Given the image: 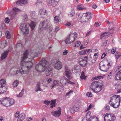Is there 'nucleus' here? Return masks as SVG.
Returning <instances> with one entry per match:
<instances>
[{"mask_svg": "<svg viewBox=\"0 0 121 121\" xmlns=\"http://www.w3.org/2000/svg\"><path fill=\"white\" fill-rule=\"evenodd\" d=\"M0 84L1 86H5L6 85V81L4 79H1L0 80Z\"/></svg>", "mask_w": 121, "mask_h": 121, "instance_id": "obj_34", "label": "nucleus"}, {"mask_svg": "<svg viewBox=\"0 0 121 121\" xmlns=\"http://www.w3.org/2000/svg\"><path fill=\"white\" fill-rule=\"evenodd\" d=\"M99 78V76H98L95 77L94 78H92V79L93 80H98Z\"/></svg>", "mask_w": 121, "mask_h": 121, "instance_id": "obj_64", "label": "nucleus"}, {"mask_svg": "<svg viewBox=\"0 0 121 121\" xmlns=\"http://www.w3.org/2000/svg\"><path fill=\"white\" fill-rule=\"evenodd\" d=\"M25 114L24 113L20 114L18 118V120L19 121H22L25 118Z\"/></svg>", "mask_w": 121, "mask_h": 121, "instance_id": "obj_27", "label": "nucleus"}, {"mask_svg": "<svg viewBox=\"0 0 121 121\" xmlns=\"http://www.w3.org/2000/svg\"><path fill=\"white\" fill-rule=\"evenodd\" d=\"M97 86L101 87L103 88V85L102 82L101 81H99L97 82Z\"/></svg>", "mask_w": 121, "mask_h": 121, "instance_id": "obj_42", "label": "nucleus"}, {"mask_svg": "<svg viewBox=\"0 0 121 121\" xmlns=\"http://www.w3.org/2000/svg\"><path fill=\"white\" fill-rule=\"evenodd\" d=\"M41 65L45 69L46 68L50 67V63L47 61L44 58H42L39 62Z\"/></svg>", "mask_w": 121, "mask_h": 121, "instance_id": "obj_5", "label": "nucleus"}, {"mask_svg": "<svg viewBox=\"0 0 121 121\" xmlns=\"http://www.w3.org/2000/svg\"><path fill=\"white\" fill-rule=\"evenodd\" d=\"M65 73L66 77L69 79H71L73 78L72 73L70 71L69 68L68 67H66L65 68Z\"/></svg>", "mask_w": 121, "mask_h": 121, "instance_id": "obj_13", "label": "nucleus"}, {"mask_svg": "<svg viewBox=\"0 0 121 121\" xmlns=\"http://www.w3.org/2000/svg\"><path fill=\"white\" fill-rule=\"evenodd\" d=\"M112 64L111 61L108 62L107 60L102 61L100 62L99 65V68L101 71L106 72L108 70Z\"/></svg>", "mask_w": 121, "mask_h": 121, "instance_id": "obj_3", "label": "nucleus"}, {"mask_svg": "<svg viewBox=\"0 0 121 121\" xmlns=\"http://www.w3.org/2000/svg\"><path fill=\"white\" fill-rule=\"evenodd\" d=\"M43 103L46 104L48 105L50 103V101L48 100H45L44 101Z\"/></svg>", "mask_w": 121, "mask_h": 121, "instance_id": "obj_58", "label": "nucleus"}, {"mask_svg": "<svg viewBox=\"0 0 121 121\" xmlns=\"http://www.w3.org/2000/svg\"><path fill=\"white\" fill-rule=\"evenodd\" d=\"M9 52V50L5 52L2 54L1 55V60H3L5 59L7 57L8 54Z\"/></svg>", "mask_w": 121, "mask_h": 121, "instance_id": "obj_31", "label": "nucleus"}, {"mask_svg": "<svg viewBox=\"0 0 121 121\" xmlns=\"http://www.w3.org/2000/svg\"><path fill=\"white\" fill-rule=\"evenodd\" d=\"M110 51H111V52L113 54L116 52V49L115 48H112V49Z\"/></svg>", "mask_w": 121, "mask_h": 121, "instance_id": "obj_61", "label": "nucleus"}, {"mask_svg": "<svg viewBox=\"0 0 121 121\" xmlns=\"http://www.w3.org/2000/svg\"><path fill=\"white\" fill-rule=\"evenodd\" d=\"M28 0H20L17 1L16 3V4L17 5H19L22 4H27V1Z\"/></svg>", "mask_w": 121, "mask_h": 121, "instance_id": "obj_20", "label": "nucleus"}, {"mask_svg": "<svg viewBox=\"0 0 121 121\" xmlns=\"http://www.w3.org/2000/svg\"><path fill=\"white\" fill-rule=\"evenodd\" d=\"M18 81L16 80L13 83V86L14 87H16L18 84Z\"/></svg>", "mask_w": 121, "mask_h": 121, "instance_id": "obj_43", "label": "nucleus"}, {"mask_svg": "<svg viewBox=\"0 0 121 121\" xmlns=\"http://www.w3.org/2000/svg\"><path fill=\"white\" fill-rule=\"evenodd\" d=\"M6 33V38L7 39H9L10 38V34L9 31H7Z\"/></svg>", "mask_w": 121, "mask_h": 121, "instance_id": "obj_48", "label": "nucleus"}, {"mask_svg": "<svg viewBox=\"0 0 121 121\" xmlns=\"http://www.w3.org/2000/svg\"><path fill=\"white\" fill-rule=\"evenodd\" d=\"M77 35L76 33H71L69 35V36L70 37L71 40L72 41L74 40L75 41V39L77 38Z\"/></svg>", "mask_w": 121, "mask_h": 121, "instance_id": "obj_22", "label": "nucleus"}, {"mask_svg": "<svg viewBox=\"0 0 121 121\" xmlns=\"http://www.w3.org/2000/svg\"><path fill=\"white\" fill-rule=\"evenodd\" d=\"M115 73H121V66H117L115 70Z\"/></svg>", "mask_w": 121, "mask_h": 121, "instance_id": "obj_30", "label": "nucleus"}, {"mask_svg": "<svg viewBox=\"0 0 121 121\" xmlns=\"http://www.w3.org/2000/svg\"><path fill=\"white\" fill-rule=\"evenodd\" d=\"M90 112H87V115L88 114L90 115ZM90 117V116L86 115V117H84L82 121H99L98 118L95 117Z\"/></svg>", "mask_w": 121, "mask_h": 121, "instance_id": "obj_7", "label": "nucleus"}, {"mask_svg": "<svg viewBox=\"0 0 121 121\" xmlns=\"http://www.w3.org/2000/svg\"><path fill=\"white\" fill-rule=\"evenodd\" d=\"M68 52V50H65L64 52H63V54L65 55H66Z\"/></svg>", "mask_w": 121, "mask_h": 121, "instance_id": "obj_63", "label": "nucleus"}, {"mask_svg": "<svg viewBox=\"0 0 121 121\" xmlns=\"http://www.w3.org/2000/svg\"><path fill=\"white\" fill-rule=\"evenodd\" d=\"M6 42L5 41H4L0 42V48H3L7 46Z\"/></svg>", "mask_w": 121, "mask_h": 121, "instance_id": "obj_29", "label": "nucleus"}, {"mask_svg": "<svg viewBox=\"0 0 121 121\" xmlns=\"http://www.w3.org/2000/svg\"><path fill=\"white\" fill-rule=\"evenodd\" d=\"M83 17V14L82 13H80L78 15V17H79V18L80 19H81L82 20H83V19L82 18V17Z\"/></svg>", "mask_w": 121, "mask_h": 121, "instance_id": "obj_56", "label": "nucleus"}, {"mask_svg": "<svg viewBox=\"0 0 121 121\" xmlns=\"http://www.w3.org/2000/svg\"><path fill=\"white\" fill-rule=\"evenodd\" d=\"M60 18L59 17L56 16L54 18V20L55 22H59Z\"/></svg>", "mask_w": 121, "mask_h": 121, "instance_id": "obj_45", "label": "nucleus"}, {"mask_svg": "<svg viewBox=\"0 0 121 121\" xmlns=\"http://www.w3.org/2000/svg\"><path fill=\"white\" fill-rule=\"evenodd\" d=\"M10 19L8 17L5 18L4 20V22L6 23H8L9 22Z\"/></svg>", "mask_w": 121, "mask_h": 121, "instance_id": "obj_55", "label": "nucleus"}, {"mask_svg": "<svg viewBox=\"0 0 121 121\" xmlns=\"http://www.w3.org/2000/svg\"><path fill=\"white\" fill-rule=\"evenodd\" d=\"M36 25V22L32 21L31 22V23L30 24V26L33 30L35 27Z\"/></svg>", "mask_w": 121, "mask_h": 121, "instance_id": "obj_38", "label": "nucleus"}, {"mask_svg": "<svg viewBox=\"0 0 121 121\" xmlns=\"http://www.w3.org/2000/svg\"><path fill=\"white\" fill-rule=\"evenodd\" d=\"M35 69L37 71L40 72H44L45 70L44 68L39 64L36 65Z\"/></svg>", "mask_w": 121, "mask_h": 121, "instance_id": "obj_17", "label": "nucleus"}, {"mask_svg": "<svg viewBox=\"0 0 121 121\" xmlns=\"http://www.w3.org/2000/svg\"><path fill=\"white\" fill-rule=\"evenodd\" d=\"M59 0H48V3L54 7L57 4Z\"/></svg>", "mask_w": 121, "mask_h": 121, "instance_id": "obj_18", "label": "nucleus"}, {"mask_svg": "<svg viewBox=\"0 0 121 121\" xmlns=\"http://www.w3.org/2000/svg\"><path fill=\"white\" fill-rule=\"evenodd\" d=\"M20 11V10L18 8L14 7L13 9V14L15 15L16 14L18 13Z\"/></svg>", "mask_w": 121, "mask_h": 121, "instance_id": "obj_39", "label": "nucleus"}, {"mask_svg": "<svg viewBox=\"0 0 121 121\" xmlns=\"http://www.w3.org/2000/svg\"><path fill=\"white\" fill-rule=\"evenodd\" d=\"M117 53V52L116 53V55H115L116 58L119 59L120 60H121V55L118 54L117 55H116Z\"/></svg>", "mask_w": 121, "mask_h": 121, "instance_id": "obj_49", "label": "nucleus"}, {"mask_svg": "<svg viewBox=\"0 0 121 121\" xmlns=\"http://www.w3.org/2000/svg\"><path fill=\"white\" fill-rule=\"evenodd\" d=\"M17 67H14L12 69V71H13V75H15L18 73L20 72V68H19V71L17 70Z\"/></svg>", "mask_w": 121, "mask_h": 121, "instance_id": "obj_21", "label": "nucleus"}, {"mask_svg": "<svg viewBox=\"0 0 121 121\" xmlns=\"http://www.w3.org/2000/svg\"><path fill=\"white\" fill-rule=\"evenodd\" d=\"M19 114V111H17L15 114V116L17 118L19 117V116L20 114Z\"/></svg>", "mask_w": 121, "mask_h": 121, "instance_id": "obj_59", "label": "nucleus"}, {"mask_svg": "<svg viewBox=\"0 0 121 121\" xmlns=\"http://www.w3.org/2000/svg\"><path fill=\"white\" fill-rule=\"evenodd\" d=\"M9 99H10L9 98L7 97L0 98V104L6 107H9V104L8 103Z\"/></svg>", "mask_w": 121, "mask_h": 121, "instance_id": "obj_10", "label": "nucleus"}, {"mask_svg": "<svg viewBox=\"0 0 121 121\" xmlns=\"http://www.w3.org/2000/svg\"><path fill=\"white\" fill-rule=\"evenodd\" d=\"M102 88L97 86L95 89V91H94L95 92L98 93L100 92L102 89Z\"/></svg>", "mask_w": 121, "mask_h": 121, "instance_id": "obj_40", "label": "nucleus"}, {"mask_svg": "<svg viewBox=\"0 0 121 121\" xmlns=\"http://www.w3.org/2000/svg\"><path fill=\"white\" fill-rule=\"evenodd\" d=\"M107 40H106L101 45L102 47H104L107 45Z\"/></svg>", "mask_w": 121, "mask_h": 121, "instance_id": "obj_52", "label": "nucleus"}, {"mask_svg": "<svg viewBox=\"0 0 121 121\" xmlns=\"http://www.w3.org/2000/svg\"><path fill=\"white\" fill-rule=\"evenodd\" d=\"M28 19V17L26 14H24L23 17V20L24 21H27Z\"/></svg>", "mask_w": 121, "mask_h": 121, "instance_id": "obj_47", "label": "nucleus"}, {"mask_svg": "<svg viewBox=\"0 0 121 121\" xmlns=\"http://www.w3.org/2000/svg\"><path fill=\"white\" fill-rule=\"evenodd\" d=\"M87 56H85L83 59H79L78 60L79 64L82 67H84L87 63Z\"/></svg>", "mask_w": 121, "mask_h": 121, "instance_id": "obj_12", "label": "nucleus"}, {"mask_svg": "<svg viewBox=\"0 0 121 121\" xmlns=\"http://www.w3.org/2000/svg\"><path fill=\"white\" fill-rule=\"evenodd\" d=\"M80 78H81L82 79H86V77L84 74V72H82L81 74V76L80 77Z\"/></svg>", "mask_w": 121, "mask_h": 121, "instance_id": "obj_46", "label": "nucleus"}, {"mask_svg": "<svg viewBox=\"0 0 121 121\" xmlns=\"http://www.w3.org/2000/svg\"><path fill=\"white\" fill-rule=\"evenodd\" d=\"M81 44V43L79 41H78L76 43L75 45V47H79Z\"/></svg>", "mask_w": 121, "mask_h": 121, "instance_id": "obj_53", "label": "nucleus"}, {"mask_svg": "<svg viewBox=\"0 0 121 121\" xmlns=\"http://www.w3.org/2000/svg\"><path fill=\"white\" fill-rule=\"evenodd\" d=\"M78 108L76 107L75 106H71L69 110L71 113L74 112L78 110Z\"/></svg>", "mask_w": 121, "mask_h": 121, "instance_id": "obj_24", "label": "nucleus"}, {"mask_svg": "<svg viewBox=\"0 0 121 121\" xmlns=\"http://www.w3.org/2000/svg\"><path fill=\"white\" fill-rule=\"evenodd\" d=\"M97 81H95L91 84L90 87L93 91H95V89L97 86Z\"/></svg>", "mask_w": 121, "mask_h": 121, "instance_id": "obj_19", "label": "nucleus"}, {"mask_svg": "<svg viewBox=\"0 0 121 121\" xmlns=\"http://www.w3.org/2000/svg\"><path fill=\"white\" fill-rule=\"evenodd\" d=\"M94 57H93V58L95 59L93 61H95L96 60V59H97L98 57V56H97V53H95L94 55Z\"/></svg>", "mask_w": 121, "mask_h": 121, "instance_id": "obj_54", "label": "nucleus"}, {"mask_svg": "<svg viewBox=\"0 0 121 121\" xmlns=\"http://www.w3.org/2000/svg\"><path fill=\"white\" fill-rule=\"evenodd\" d=\"M90 49H85L80 51L79 52V53L81 55H84L87 53L89 52L90 51L92 52L93 50H91V51Z\"/></svg>", "mask_w": 121, "mask_h": 121, "instance_id": "obj_25", "label": "nucleus"}, {"mask_svg": "<svg viewBox=\"0 0 121 121\" xmlns=\"http://www.w3.org/2000/svg\"><path fill=\"white\" fill-rule=\"evenodd\" d=\"M7 90L5 86H1L0 87V94L4 93Z\"/></svg>", "mask_w": 121, "mask_h": 121, "instance_id": "obj_32", "label": "nucleus"}, {"mask_svg": "<svg viewBox=\"0 0 121 121\" xmlns=\"http://www.w3.org/2000/svg\"><path fill=\"white\" fill-rule=\"evenodd\" d=\"M46 80L48 82H51L52 81L51 79L50 78H47L46 79Z\"/></svg>", "mask_w": 121, "mask_h": 121, "instance_id": "obj_62", "label": "nucleus"}, {"mask_svg": "<svg viewBox=\"0 0 121 121\" xmlns=\"http://www.w3.org/2000/svg\"><path fill=\"white\" fill-rule=\"evenodd\" d=\"M120 95H115L111 98L109 102L111 106L115 108H117L120 105L121 100Z\"/></svg>", "mask_w": 121, "mask_h": 121, "instance_id": "obj_2", "label": "nucleus"}, {"mask_svg": "<svg viewBox=\"0 0 121 121\" xmlns=\"http://www.w3.org/2000/svg\"><path fill=\"white\" fill-rule=\"evenodd\" d=\"M60 83L63 85H65L69 83L71 85L75 84V83L70 81L69 80L65 77L63 76L60 78Z\"/></svg>", "mask_w": 121, "mask_h": 121, "instance_id": "obj_8", "label": "nucleus"}, {"mask_svg": "<svg viewBox=\"0 0 121 121\" xmlns=\"http://www.w3.org/2000/svg\"><path fill=\"white\" fill-rule=\"evenodd\" d=\"M75 14V11L73 9L71 10V12L70 13V14H69V15H70V16L71 17H73Z\"/></svg>", "mask_w": 121, "mask_h": 121, "instance_id": "obj_44", "label": "nucleus"}, {"mask_svg": "<svg viewBox=\"0 0 121 121\" xmlns=\"http://www.w3.org/2000/svg\"><path fill=\"white\" fill-rule=\"evenodd\" d=\"M49 22L48 21H44L40 22L39 25V28L41 31L45 30L48 28Z\"/></svg>", "mask_w": 121, "mask_h": 121, "instance_id": "obj_6", "label": "nucleus"}, {"mask_svg": "<svg viewBox=\"0 0 121 121\" xmlns=\"http://www.w3.org/2000/svg\"><path fill=\"white\" fill-rule=\"evenodd\" d=\"M104 121H114L116 117L113 114L106 113L104 115Z\"/></svg>", "mask_w": 121, "mask_h": 121, "instance_id": "obj_4", "label": "nucleus"}, {"mask_svg": "<svg viewBox=\"0 0 121 121\" xmlns=\"http://www.w3.org/2000/svg\"><path fill=\"white\" fill-rule=\"evenodd\" d=\"M39 14L41 17H45L47 16L46 10L43 9H40L39 11Z\"/></svg>", "mask_w": 121, "mask_h": 121, "instance_id": "obj_15", "label": "nucleus"}, {"mask_svg": "<svg viewBox=\"0 0 121 121\" xmlns=\"http://www.w3.org/2000/svg\"><path fill=\"white\" fill-rule=\"evenodd\" d=\"M57 83V82L56 80H54L53 82V83L52 84L51 86H50L51 89H52L56 85Z\"/></svg>", "mask_w": 121, "mask_h": 121, "instance_id": "obj_41", "label": "nucleus"}, {"mask_svg": "<svg viewBox=\"0 0 121 121\" xmlns=\"http://www.w3.org/2000/svg\"><path fill=\"white\" fill-rule=\"evenodd\" d=\"M116 75L115 79L116 80H121V76L120 73H115Z\"/></svg>", "mask_w": 121, "mask_h": 121, "instance_id": "obj_35", "label": "nucleus"}, {"mask_svg": "<svg viewBox=\"0 0 121 121\" xmlns=\"http://www.w3.org/2000/svg\"><path fill=\"white\" fill-rule=\"evenodd\" d=\"M52 69L50 67L47 68L45 69V74L46 76H48L51 74L52 71Z\"/></svg>", "mask_w": 121, "mask_h": 121, "instance_id": "obj_23", "label": "nucleus"}, {"mask_svg": "<svg viewBox=\"0 0 121 121\" xmlns=\"http://www.w3.org/2000/svg\"><path fill=\"white\" fill-rule=\"evenodd\" d=\"M109 33L108 32H105L103 33L100 35V38L101 39H104L107 38L109 35Z\"/></svg>", "mask_w": 121, "mask_h": 121, "instance_id": "obj_26", "label": "nucleus"}, {"mask_svg": "<svg viewBox=\"0 0 121 121\" xmlns=\"http://www.w3.org/2000/svg\"><path fill=\"white\" fill-rule=\"evenodd\" d=\"M9 101L8 103L9 104V107L10 106L14 103V101L13 99L9 98Z\"/></svg>", "mask_w": 121, "mask_h": 121, "instance_id": "obj_36", "label": "nucleus"}, {"mask_svg": "<svg viewBox=\"0 0 121 121\" xmlns=\"http://www.w3.org/2000/svg\"><path fill=\"white\" fill-rule=\"evenodd\" d=\"M24 92L23 90H22L21 92L19 93L18 96L20 97H22L23 95Z\"/></svg>", "mask_w": 121, "mask_h": 121, "instance_id": "obj_51", "label": "nucleus"}, {"mask_svg": "<svg viewBox=\"0 0 121 121\" xmlns=\"http://www.w3.org/2000/svg\"><path fill=\"white\" fill-rule=\"evenodd\" d=\"M82 4L78 5H77V8L78 10H83L84 9H86V8H85L82 7Z\"/></svg>", "mask_w": 121, "mask_h": 121, "instance_id": "obj_37", "label": "nucleus"}, {"mask_svg": "<svg viewBox=\"0 0 121 121\" xmlns=\"http://www.w3.org/2000/svg\"><path fill=\"white\" fill-rule=\"evenodd\" d=\"M39 85L40 83L39 82L37 83L35 88V91L36 92H37L38 91H41V89L39 87Z\"/></svg>", "mask_w": 121, "mask_h": 121, "instance_id": "obj_33", "label": "nucleus"}, {"mask_svg": "<svg viewBox=\"0 0 121 121\" xmlns=\"http://www.w3.org/2000/svg\"><path fill=\"white\" fill-rule=\"evenodd\" d=\"M61 108H59V109L57 111H53L51 112V113L53 116L57 117H59L61 114Z\"/></svg>", "mask_w": 121, "mask_h": 121, "instance_id": "obj_16", "label": "nucleus"}, {"mask_svg": "<svg viewBox=\"0 0 121 121\" xmlns=\"http://www.w3.org/2000/svg\"><path fill=\"white\" fill-rule=\"evenodd\" d=\"M106 54L107 53L105 52L103 53L102 55L101 58L102 59L104 58L106 56Z\"/></svg>", "mask_w": 121, "mask_h": 121, "instance_id": "obj_60", "label": "nucleus"}, {"mask_svg": "<svg viewBox=\"0 0 121 121\" xmlns=\"http://www.w3.org/2000/svg\"><path fill=\"white\" fill-rule=\"evenodd\" d=\"M28 55V50H26L24 53L23 57L21 60V63L22 64V65L20 67V72L22 74L28 73L30 71V69L32 66L33 63L31 61H23L27 58Z\"/></svg>", "mask_w": 121, "mask_h": 121, "instance_id": "obj_1", "label": "nucleus"}, {"mask_svg": "<svg viewBox=\"0 0 121 121\" xmlns=\"http://www.w3.org/2000/svg\"><path fill=\"white\" fill-rule=\"evenodd\" d=\"M43 0H38L37 2L36 3V4L37 5H39V4L42 3Z\"/></svg>", "mask_w": 121, "mask_h": 121, "instance_id": "obj_50", "label": "nucleus"}, {"mask_svg": "<svg viewBox=\"0 0 121 121\" xmlns=\"http://www.w3.org/2000/svg\"><path fill=\"white\" fill-rule=\"evenodd\" d=\"M20 28L23 32L25 35L28 34L29 32L28 26L26 23L21 24L20 26Z\"/></svg>", "mask_w": 121, "mask_h": 121, "instance_id": "obj_9", "label": "nucleus"}, {"mask_svg": "<svg viewBox=\"0 0 121 121\" xmlns=\"http://www.w3.org/2000/svg\"><path fill=\"white\" fill-rule=\"evenodd\" d=\"M52 100L51 101V104H53L54 106H55V104L56 103L55 100Z\"/></svg>", "mask_w": 121, "mask_h": 121, "instance_id": "obj_57", "label": "nucleus"}, {"mask_svg": "<svg viewBox=\"0 0 121 121\" xmlns=\"http://www.w3.org/2000/svg\"><path fill=\"white\" fill-rule=\"evenodd\" d=\"M92 16V15L90 13L87 12L84 13L83 14V17H82L83 20L81 21L83 22H87L89 19L91 18Z\"/></svg>", "mask_w": 121, "mask_h": 121, "instance_id": "obj_11", "label": "nucleus"}, {"mask_svg": "<svg viewBox=\"0 0 121 121\" xmlns=\"http://www.w3.org/2000/svg\"><path fill=\"white\" fill-rule=\"evenodd\" d=\"M54 66L55 69L59 70L62 68V63L59 61H57L55 63Z\"/></svg>", "mask_w": 121, "mask_h": 121, "instance_id": "obj_14", "label": "nucleus"}, {"mask_svg": "<svg viewBox=\"0 0 121 121\" xmlns=\"http://www.w3.org/2000/svg\"><path fill=\"white\" fill-rule=\"evenodd\" d=\"M74 41V40H73V41H72L71 40L70 37L69 36L67 37L66 38V39L65 40V43L66 44L71 43Z\"/></svg>", "mask_w": 121, "mask_h": 121, "instance_id": "obj_28", "label": "nucleus"}]
</instances>
